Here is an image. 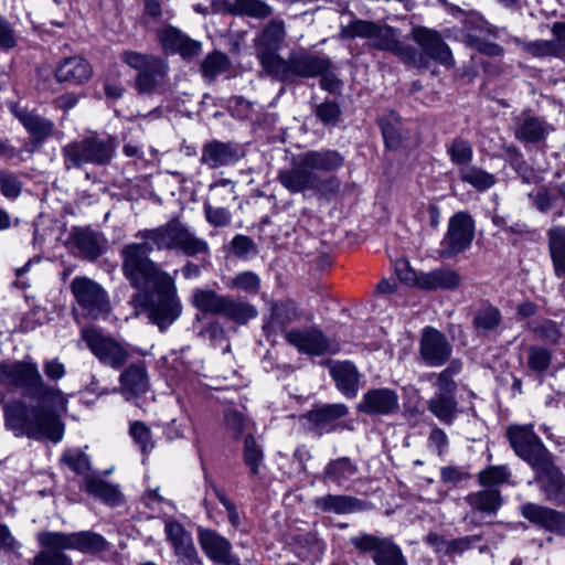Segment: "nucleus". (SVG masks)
<instances>
[{
    "instance_id": "34",
    "label": "nucleus",
    "mask_w": 565,
    "mask_h": 565,
    "mask_svg": "<svg viewBox=\"0 0 565 565\" xmlns=\"http://www.w3.org/2000/svg\"><path fill=\"white\" fill-rule=\"evenodd\" d=\"M82 489L108 505L115 507L122 501L118 486L109 483L99 476L87 475Z\"/></svg>"
},
{
    "instance_id": "54",
    "label": "nucleus",
    "mask_w": 565,
    "mask_h": 565,
    "mask_svg": "<svg viewBox=\"0 0 565 565\" xmlns=\"http://www.w3.org/2000/svg\"><path fill=\"white\" fill-rule=\"evenodd\" d=\"M227 67V56L220 52H214L207 55L201 65L203 75L210 78H213L223 73Z\"/></svg>"
},
{
    "instance_id": "60",
    "label": "nucleus",
    "mask_w": 565,
    "mask_h": 565,
    "mask_svg": "<svg viewBox=\"0 0 565 565\" xmlns=\"http://www.w3.org/2000/svg\"><path fill=\"white\" fill-rule=\"evenodd\" d=\"M226 428L234 439H239L246 428L247 419L245 416L235 411L227 409L224 415Z\"/></svg>"
},
{
    "instance_id": "24",
    "label": "nucleus",
    "mask_w": 565,
    "mask_h": 565,
    "mask_svg": "<svg viewBox=\"0 0 565 565\" xmlns=\"http://www.w3.org/2000/svg\"><path fill=\"white\" fill-rule=\"evenodd\" d=\"M158 36L164 51L178 53L184 58H191L201 52L200 42L191 40L173 26L161 29Z\"/></svg>"
},
{
    "instance_id": "9",
    "label": "nucleus",
    "mask_w": 565,
    "mask_h": 565,
    "mask_svg": "<svg viewBox=\"0 0 565 565\" xmlns=\"http://www.w3.org/2000/svg\"><path fill=\"white\" fill-rule=\"evenodd\" d=\"M508 440L515 455L532 469L537 468L553 457L532 425H512L507 430Z\"/></svg>"
},
{
    "instance_id": "61",
    "label": "nucleus",
    "mask_w": 565,
    "mask_h": 565,
    "mask_svg": "<svg viewBox=\"0 0 565 565\" xmlns=\"http://www.w3.org/2000/svg\"><path fill=\"white\" fill-rule=\"evenodd\" d=\"M0 188L1 193L8 199H17L22 190V183L11 172L1 171L0 172Z\"/></svg>"
},
{
    "instance_id": "33",
    "label": "nucleus",
    "mask_w": 565,
    "mask_h": 565,
    "mask_svg": "<svg viewBox=\"0 0 565 565\" xmlns=\"http://www.w3.org/2000/svg\"><path fill=\"white\" fill-rule=\"evenodd\" d=\"M338 390L349 398L356 396L359 391L360 373L355 365L349 361L334 363L330 367Z\"/></svg>"
},
{
    "instance_id": "17",
    "label": "nucleus",
    "mask_w": 565,
    "mask_h": 565,
    "mask_svg": "<svg viewBox=\"0 0 565 565\" xmlns=\"http://www.w3.org/2000/svg\"><path fill=\"white\" fill-rule=\"evenodd\" d=\"M164 532L178 557L179 565H203L191 533L182 524L175 521L168 522Z\"/></svg>"
},
{
    "instance_id": "59",
    "label": "nucleus",
    "mask_w": 565,
    "mask_h": 565,
    "mask_svg": "<svg viewBox=\"0 0 565 565\" xmlns=\"http://www.w3.org/2000/svg\"><path fill=\"white\" fill-rule=\"evenodd\" d=\"M72 239L75 247H99L102 237L90 228H74Z\"/></svg>"
},
{
    "instance_id": "44",
    "label": "nucleus",
    "mask_w": 565,
    "mask_h": 565,
    "mask_svg": "<svg viewBox=\"0 0 565 565\" xmlns=\"http://www.w3.org/2000/svg\"><path fill=\"white\" fill-rule=\"evenodd\" d=\"M243 459L250 475L256 476L259 473V468L264 461V450L252 434L245 437Z\"/></svg>"
},
{
    "instance_id": "12",
    "label": "nucleus",
    "mask_w": 565,
    "mask_h": 565,
    "mask_svg": "<svg viewBox=\"0 0 565 565\" xmlns=\"http://www.w3.org/2000/svg\"><path fill=\"white\" fill-rule=\"evenodd\" d=\"M146 239V244L166 247H202L201 242L189 227L179 221H171L166 226L146 230L138 233Z\"/></svg>"
},
{
    "instance_id": "3",
    "label": "nucleus",
    "mask_w": 565,
    "mask_h": 565,
    "mask_svg": "<svg viewBox=\"0 0 565 565\" xmlns=\"http://www.w3.org/2000/svg\"><path fill=\"white\" fill-rule=\"evenodd\" d=\"M116 150L115 139L110 136L92 132L81 140L65 145L62 149L66 169H79L84 164L108 163Z\"/></svg>"
},
{
    "instance_id": "15",
    "label": "nucleus",
    "mask_w": 565,
    "mask_h": 565,
    "mask_svg": "<svg viewBox=\"0 0 565 565\" xmlns=\"http://www.w3.org/2000/svg\"><path fill=\"white\" fill-rule=\"evenodd\" d=\"M36 540L41 550L30 565H73L72 558L65 553L68 548L62 540L61 532H40Z\"/></svg>"
},
{
    "instance_id": "45",
    "label": "nucleus",
    "mask_w": 565,
    "mask_h": 565,
    "mask_svg": "<svg viewBox=\"0 0 565 565\" xmlns=\"http://www.w3.org/2000/svg\"><path fill=\"white\" fill-rule=\"evenodd\" d=\"M551 130V127L537 118L529 117L523 120L515 130V137L526 142H537L542 140Z\"/></svg>"
},
{
    "instance_id": "14",
    "label": "nucleus",
    "mask_w": 565,
    "mask_h": 565,
    "mask_svg": "<svg viewBox=\"0 0 565 565\" xmlns=\"http://www.w3.org/2000/svg\"><path fill=\"white\" fill-rule=\"evenodd\" d=\"M534 481L539 484L546 501L557 505H565V475L555 465L554 457L533 469Z\"/></svg>"
},
{
    "instance_id": "35",
    "label": "nucleus",
    "mask_w": 565,
    "mask_h": 565,
    "mask_svg": "<svg viewBox=\"0 0 565 565\" xmlns=\"http://www.w3.org/2000/svg\"><path fill=\"white\" fill-rule=\"evenodd\" d=\"M465 501L473 511L487 515L497 514L503 504L501 492L493 488L471 492L465 497Z\"/></svg>"
},
{
    "instance_id": "11",
    "label": "nucleus",
    "mask_w": 565,
    "mask_h": 565,
    "mask_svg": "<svg viewBox=\"0 0 565 565\" xmlns=\"http://www.w3.org/2000/svg\"><path fill=\"white\" fill-rule=\"evenodd\" d=\"M71 290L85 316L97 319L110 310L107 292L94 280L76 277L71 282Z\"/></svg>"
},
{
    "instance_id": "37",
    "label": "nucleus",
    "mask_w": 565,
    "mask_h": 565,
    "mask_svg": "<svg viewBox=\"0 0 565 565\" xmlns=\"http://www.w3.org/2000/svg\"><path fill=\"white\" fill-rule=\"evenodd\" d=\"M201 160L212 168H217L236 162L238 153L226 143L213 141L204 147Z\"/></svg>"
},
{
    "instance_id": "30",
    "label": "nucleus",
    "mask_w": 565,
    "mask_h": 565,
    "mask_svg": "<svg viewBox=\"0 0 565 565\" xmlns=\"http://www.w3.org/2000/svg\"><path fill=\"white\" fill-rule=\"evenodd\" d=\"M92 73L90 64L82 56L66 57L62 60L55 68L57 81L71 85H78L88 81Z\"/></svg>"
},
{
    "instance_id": "13",
    "label": "nucleus",
    "mask_w": 565,
    "mask_h": 565,
    "mask_svg": "<svg viewBox=\"0 0 565 565\" xmlns=\"http://www.w3.org/2000/svg\"><path fill=\"white\" fill-rule=\"evenodd\" d=\"M418 354L426 365L439 367L450 360L452 345L441 331L428 326L422 331Z\"/></svg>"
},
{
    "instance_id": "42",
    "label": "nucleus",
    "mask_w": 565,
    "mask_h": 565,
    "mask_svg": "<svg viewBox=\"0 0 565 565\" xmlns=\"http://www.w3.org/2000/svg\"><path fill=\"white\" fill-rule=\"evenodd\" d=\"M356 466L348 458L342 457L331 460L324 468L323 481H331L338 486L349 480L356 473Z\"/></svg>"
},
{
    "instance_id": "40",
    "label": "nucleus",
    "mask_w": 565,
    "mask_h": 565,
    "mask_svg": "<svg viewBox=\"0 0 565 565\" xmlns=\"http://www.w3.org/2000/svg\"><path fill=\"white\" fill-rule=\"evenodd\" d=\"M284 38V23L281 21H271L257 39V55L262 64L263 54H276V50Z\"/></svg>"
},
{
    "instance_id": "50",
    "label": "nucleus",
    "mask_w": 565,
    "mask_h": 565,
    "mask_svg": "<svg viewBox=\"0 0 565 565\" xmlns=\"http://www.w3.org/2000/svg\"><path fill=\"white\" fill-rule=\"evenodd\" d=\"M518 43L522 49L535 57H564L565 55L561 52L558 46L551 40H537L533 42H520Z\"/></svg>"
},
{
    "instance_id": "41",
    "label": "nucleus",
    "mask_w": 565,
    "mask_h": 565,
    "mask_svg": "<svg viewBox=\"0 0 565 565\" xmlns=\"http://www.w3.org/2000/svg\"><path fill=\"white\" fill-rule=\"evenodd\" d=\"M348 407L344 404H327L308 413V419L316 427L327 429L332 423L348 414Z\"/></svg>"
},
{
    "instance_id": "21",
    "label": "nucleus",
    "mask_w": 565,
    "mask_h": 565,
    "mask_svg": "<svg viewBox=\"0 0 565 565\" xmlns=\"http://www.w3.org/2000/svg\"><path fill=\"white\" fill-rule=\"evenodd\" d=\"M414 42L423 53L445 66H451L454 58L448 45L443 41L438 32L428 28L418 26L412 31Z\"/></svg>"
},
{
    "instance_id": "62",
    "label": "nucleus",
    "mask_w": 565,
    "mask_h": 565,
    "mask_svg": "<svg viewBox=\"0 0 565 565\" xmlns=\"http://www.w3.org/2000/svg\"><path fill=\"white\" fill-rule=\"evenodd\" d=\"M481 539V535L475 534L450 540L447 547V556L460 555L469 551L476 543L480 542Z\"/></svg>"
},
{
    "instance_id": "4",
    "label": "nucleus",
    "mask_w": 565,
    "mask_h": 565,
    "mask_svg": "<svg viewBox=\"0 0 565 565\" xmlns=\"http://www.w3.org/2000/svg\"><path fill=\"white\" fill-rule=\"evenodd\" d=\"M137 309L148 312L151 322L164 330L181 315L182 307L175 295L174 280L168 287H157L149 292H138L131 298Z\"/></svg>"
},
{
    "instance_id": "22",
    "label": "nucleus",
    "mask_w": 565,
    "mask_h": 565,
    "mask_svg": "<svg viewBox=\"0 0 565 565\" xmlns=\"http://www.w3.org/2000/svg\"><path fill=\"white\" fill-rule=\"evenodd\" d=\"M199 543L210 559L223 565H239L238 559L231 554L230 541L217 532L200 529Z\"/></svg>"
},
{
    "instance_id": "64",
    "label": "nucleus",
    "mask_w": 565,
    "mask_h": 565,
    "mask_svg": "<svg viewBox=\"0 0 565 565\" xmlns=\"http://www.w3.org/2000/svg\"><path fill=\"white\" fill-rule=\"evenodd\" d=\"M260 286L258 276L252 271H244L232 280V287L248 292H257Z\"/></svg>"
},
{
    "instance_id": "36",
    "label": "nucleus",
    "mask_w": 565,
    "mask_h": 565,
    "mask_svg": "<svg viewBox=\"0 0 565 565\" xmlns=\"http://www.w3.org/2000/svg\"><path fill=\"white\" fill-rule=\"evenodd\" d=\"M302 154V162L320 178L321 173L332 172L343 164L341 154L333 150L307 151Z\"/></svg>"
},
{
    "instance_id": "32",
    "label": "nucleus",
    "mask_w": 565,
    "mask_h": 565,
    "mask_svg": "<svg viewBox=\"0 0 565 565\" xmlns=\"http://www.w3.org/2000/svg\"><path fill=\"white\" fill-rule=\"evenodd\" d=\"M459 274L449 268H438L428 273H419L418 288L422 290H454L460 285Z\"/></svg>"
},
{
    "instance_id": "20",
    "label": "nucleus",
    "mask_w": 565,
    "mask_h": 565,
    "mask_svg": "<svg viewBox=\"0 0 565 565\" xmlns=\"http://www.w3.org/2000/svg\"><path fill=\"white\" fill-rule=\"evenodd\" d=\"M302 161L303 154L300 153L294 158L291 168L279 172L280 183L290 192L298 193L308 189H318L322 183L321 178Z\"/></svg>"
},
{
    "instance_id": "1",
    "label": "nucleus",
    "mask_w": 565,
    "mask_h": 565,
    "mask_svg": "<svg viewBox=\"0 0 565 565\" xmlns=\"http://www.w3.org/2000/svg\"><path fill=\"white\" fill-rule=\"evenodd\" d=\"M4 425L15 437L46 438L57 443L63 437V425L58 416L41 406L29 407L22 401L3 405Z\"/></svg>"
},
{
    "instance_id": "18",
    "label": "nucleus",
    "mask_w": 565,
    "mask_h": 565,
    "mask_svg": "<svg viewBox=\"0 0 565 565\" xmlns=\"http://www.w3.org/2000/svg\"><path fill=\"white\" fill-rule=\"evenodd\" d=\"M356 408L369 416H388L398 412L399 397L392 388H371L364 393Z\"/></svg>"
},
{
    "instance_id": "39",
    "label": "nucleus",
    "mask_w": 565,
    "mask_h": 565,
    "mask_svg": "<svg viewBox=\"0 0 565 565\" xmlns=\"http://www.w3.org/2000/svg\"><path fill=\"white\" fill-rule=\"evenodd\" d=\"M14 115L19 118L31 137L36 141H43L52 135L53 122L26 110L13 108Z\"/></svg>"
},
{
    "instance_id": "5",
    "label": "nucleus",
    "mask_w": 565,
    "mask_h": 565,
    "mask_svg": "<svg viewBox=\"0 0 565 565\" xmlns=\"http://www.w3.org/2000/svg\"><path fill=\"white\" fill-rule=\"evenodd\" d=\"M122 259L124 275L139 292L168 287L173 279L149 259L146 249H122Z\"/></svg>"
},
{
    "instance_id": "56",
    "label": "nucleus",
    "mask_w": 565,
    "mask_h": 565,
    "mask_svg": "<svg viewBox=\"0 0 565 565\" xmlns=\"http://www.w3.org/2000/svg\"><path fill=\"white\" fill-rule=\"evenodd\" d=\"M448 153L452 163L465 167L471 161L473 154L470 143L462 139L454 140L448 147Z\"/></svg>"
},
{
    "instance_id": "26",
    "label": "nucleus",
    "mask_w": 565,
    "mask_h": 565,
    "mask_svg": "<svg viewBox=\"0 0 565 565\" xmlns=\"http://www.w3.org/2000/svg\"><path fill=\"white\" fill-rule=\"evenodd\" d=\"M168 71L169 67L163 60L154 61L149 68L138 73L135 82L136 89L141 94L164 93L168 87Z\"/></svg>"
},
{
    "instance_id": "47",
    "label": "nucleus",
    "mask_w": 565,
    "mask_h": 565,
    "mask_svg": "<svg viewBox=\"0 0 565 565\" xmlns=\"http://www.w3.org/2000/svg\"><path fill=\"white\" fill-rule=\"evenodd\" d=\"M460 179L479 191L490 189L495 180L494 177L478 167H462L459 170Z\"/></svg>"
},
{
    "instance_id": "6",
    "label": "nucleus",
    "mask_w": 565,
    "mask_h": 565,
    "mask_svg": "<svg viewBox=\"0 0 565 565\" xmlns=\"http://www.w3.org/2000/svg\"><path fill=\"white\" fill-rule=\"evenodd\" d=\"M263 67L267 74L282 82H291L296 76L315 77L328 68V63L308 53H294L288 61L278 54H263Z\"/></svg>"
},
{
    "instance_id": "58",
    "label": "nucleus",
    "mask_w": 565,
    "mask_h": 565,
    "mask_svg": "<svg viewBox=\"0 0 565 565\" xmlns=\"http://www.w3.org/2000/svg\"><path fill=\"white\" fill-rule=\"evenodd\" d=\"M375 23L370 21L354 20L343 26L342 34L347 38H364L370 42L375 30Z\"/></svg>"
},
{
    "instance_id": "55",
    "label": "nucleus",
    "mask_w": 565,
    "mask_h": 565,
    "mask_svg": "<svg viewBox=\"0 0 565 565\" xmlns=\"http://www.w3.org/2000/svg\"><path fill=\"white\" fill-rule=\"evenodd\" d=\"M120 60L122 63L138 71V73H141V71H145L147 67L149 68L154 64V61L160 60V57L127 50L120 54Z\"/></svg>"
},
{
    "instance_id": "29",
    "label": "nucleus",
    "mask_w": 565,
    "mask_h": 565,
    "mask_svg": "<svg viewBox=\"0 0 565 565\" xmlns=\"http://www.w3.org/2000/svg\"><path fill=\"white\" fill-rule=\"evenodd\" d=\"M301 311L291 300L281 301L271 306L270 317L264 324V331L268 337L271 333L285 332L290 323L300 320Z\"/></svg>"
},
{
    "instance_id": "43",
    "label": "nucleus",
    "mask_w": 565,
    "mask_h": 565,
    "mask_svg": "<svg viewBox=\"0 0 565 565\" xmlns=\"http://www.w3.org/2000/svg\"><path fill=\"white\" fill-rule=\"evenodd\" d=\"M224 298L214 290L198 288L192 294V303L203 313L218 316Z\"/></svg>"
},
{
    "instance_id": "27",
    "label": "nucleus",
    "mask_w": 565,
    "mask_h": 565,
    "mask_svg": "<svg viewBox=\"0 0 565 565\" xmlns=\"http://www.w3.org/2000/svg\"><path fill=\"white\" fill-rule=\"evenodd\" d=\"M120 390L126 399L138 397L149 388V376L145 362L130 364L119 376Z\"/></svg>"
},
{
    "instance_id": "7",
    "label": "nucleus",
    "mask_w": 565,
    "mask_h": 565,
    "mask_svg": "<svg viewBox=\"0 0 565 565\" xmlns=\"http://www.w3.org/2000/svg\"><path fill=\"white\" fill-rule=\"evenodd\" d=\"M0 384L25 390L31 396L47 398L61 392L45 384L36 363L3 361L0 363Z\"/></svg>"
},
{
    "instance_id": "28",
    "label": "nucleus",
    "mask_w": 565,
    "mask_h": 565,
    "mask_svg": "<svg viewBox=\"0 0 565 565\" xmlns=\"http://www.w3.org/2000/svg\"><path fill=\"white\" fill-rule=\"evenodd\" d=\"M313 508L320 512L350 514L363 511L366 504L360 499L344 494H326L313 500Z\"/></svg>"
},
{
    "instance_id": "10",
    "label": "nucleus",
    "mask_w": 565,
    "mask_h": 565,
    "mask_svg": "<svg viewBox=\"0 0 565 565\" xmlns=\"http://www.w3.org/2000/svg\"><path fill=\"white\" fill-rule=\"evenodd\" d=\"M350 543L363 554L371 553L375 565H408L401 547L390 537L359 533Z\"/></svg>"
},
{
    "instance_id": "2",
    "label": "nucleus",
    "mask_w": 565,
    "mask_h": 565,
    "mask_svg": "<svg viewBox=\"0 0 565 565\" xmlns=\"http://www.w3.org/2000/svg\"><path fill=\"white\" fill-rule=\"evenodd\" d=\"M462 370V362L451 360L446 369L436 376L434 395L427 402L428 411L443 424L451 425L459 414V405L456 398L457 383L454 380Z\"/></svg>"
},
{
    "instance_id": "53",
    "label": "nucleus",
    "mask_w": 565,
    "mask_h": 565,
    "mask_svg": "<svg viewBox=\"0 0 565 565\" xmlns=\"http://www.w3.org/2000/svg\"><path fill=\"white\" fill-rule=\"evenodd\" d=\"M532 330L539 340L552 345L558 344L563 337L561 328L553 320H544L542 323L533 327Z\"/></svg>"
},
{
    "instance_id": "57",
    "label": "nucleus",
    "mask_w": 565,
    "mask_h": 565,
    "mask_svg": "<svg viewBox=\"0 0 565 565\" xmlns=\"http://www.w3.org/2000/svg\"><path fill=\"white\" fill-rule=\"evenodd\" d=\"M62 461L77 475L86 473L90 469L88 456L81 450H71L63 455Z\"/></svg>"
},
{
    "instance_id": "23",
    "label": "nucleus",
    "mask_w": 565,
    "mask_h": 565,
    "mask_svg": "<svg viewBox=\"0 0 565 565\" xmlns=\"http://www.w3.org/2000/svg\"><path fill=\"white\" fill-rule=\"evenodd\" d=\"M370 45L379 50L391 51L406 62L414 64L417 63V53L415 49L403 44L399 41L396 31L391 26L376 24Z\"/></svg>"
},
{
    "instance_id": "19",
    "label": "nucleus",
    "mask_w": 565,
    "mask_h": 565,
    "mask_svg": "<svg viewBox=\"0 0 565 565\" xmlns=\"http://www.w3.org/2000/svg\"><path fill=\"white\" fill-rule=\"evenodd\" d=\"M285 339L301 353L322 355L327 352H333L331 342L317 327L290 329L286 331Z\"/></svg>"
},
{
    "instance_id": "63",
    "label": "nucleus",
    "mask_w": 565,
    "mask_h": 565,
    "mask_svg": "<svg viewBox=\"0 0 565 565\" xmlns=\"http://www.w3.org/2000/svg\"><path fill=\"white\" fill-rule=\"evenodd\" d=\"M394 270L401 281L418 286L419 274L415 271L406 258H396L394 260Z\"/></svg>"
},
{
    "instance_id": "48",
    "label": "nucleus",
    "mask_w": 565,
    "mask_h": 565,
    "mask_svg": "<svg viewBox=\"0 0 565 565\" xmlns=\"http://www.w3.org/2000/svg\"><path fill=\"white\" fill-rule=\"evenodd\" d=\"M227 11L233 14H246L254 18H265L270 14V8L259 0H234L228 3Z\"/></svg>"
},
{
    "instance_id": "52",
    "label": "nucleus",
    "mask_w": 565,
    "mask_h": 565,
    "mask_svg": "<svg viewBox=\"0 0 565 565\" xmlns=\"http://www.w3.org/2000/svg\"><path fill=\"white\" fill-rule=\"evenodd\" d=\"M511 472L507 466H491L478 475L481 486L493 488L509 481Z\"/></svg>"
},
{
    "instance_id": "49",
    "label": "nucleus",
    "mask_w": 565,
    "mask_h": 565,
    "mask_svg": "<svg viewBox=\"0 0 565 565\" xmlns=\"http://www.w3.org/2000/svg\"><path fill=\"white\" fill-rule=\"evenodd\" d=\"M502 317L499 309L492 306L480 308L473 317V327L479 332H489L494 330L501 323Z\"/></svg>"
},
{
    "instance_id": "46",
    "label": "nucleus",
    "mask_w": 565,
    "mask_h": 565,
    "mask_svg": "<svg viewBox=\"0 0 565 565\" xmlns=\"http://www.w3.org/2000/svg\"><path fill=\"white\" fill-rule=\"evenodd\" d=\"M526 352V365L532 372L543 374L550 369L553 360V353L550 349L542 345H530Z\"/></svg>"
},
{
    "instance_id": "51",
    "label": "nucleus",
    "mask_w": 565,
    "mask_h": 565,
    "mask_svg": "<svg viewBox=\"0 0 565 565\" xmlns=\"http://www.w3.org/2000/svg\"><path fill=\"white\" fill-rule=\"evenodd\" d=\"M129 435L143 454L150 452L154 448L151 430L143 422H131Z\"/></svg>"
},
{
    "instance_id": "38",
    "label": "nucleus",
    "mask_w": 565,
    "mask_h": 565,
    "mask_svg": "<svg viewBox=\"0 0 565 565\" xmlns=\"http://www.w3.org/2000/svg\"><path fill=\"white\" fill-rule=\"evenodd\" d=\"M257 310L248 302L225 296L218 316L225 317L238 324H246L249 320L257 317Z\"/></svg>"
},
{
    "instance_id": "16",
    "label": "nucleus",
    "mask_w": 565,
    "mask_h": 565,
    "mask_svg": "<svg viewBox=\"0 0 565 565\" xmlns=\"http://www.w3.org/2000/svg\"><path fill=\"white\" fill-rule=\"evenodd\" d=\"M521 515L530 523L558 536H565V512L539 503L526 502Z\"/></svg>"
},
{
    "instance_id": "8",
    "label": "nucleus",
    "mask_w": 565,
    "mask_h": 565,
    "mask_svg": "<svg viewBox=\"0 0 565 565\" xmlns=\"http://www.w3.org/2000/svg\"><path fill=\"white\" fill-rule=\"evenodd\" d=\"M81 338L92 354L103 364L114 370L122 367L130 359V347L96 328H84Z\"/></svg>"
},
{
    "instance_id": "25",
    "label": "nucleus",
    "mask_w": 565,
    "mask_h": 565,
    "mask_svg": "<svg viewBox=\"0 0 565 565\" xmlns=\"http://www.w3.org/2000/svg\"><path fill=\"white\" fill-rule=\"evenodd\" d=\"M475 221L463 211L455 213L449 222L446 241L449 247H469L475 239Z\"/></svg>"
},
{
    "instance_id": "31",
    "label": "nucleus",
    "mask_w": 565,
    "mask_h": 565,
    "mask_svg": "<svg viewBox=\"0 0 565 565\" xmlns=\"http://www.w3.org/2000/svg\"><path fill=\"white\" fill-rule=\"evenodd\" d=\"M61 536L68 550H76L85 554H96L108 548L106 539L93 531L61 532Z\"/></svg>"
}]
</instances>
